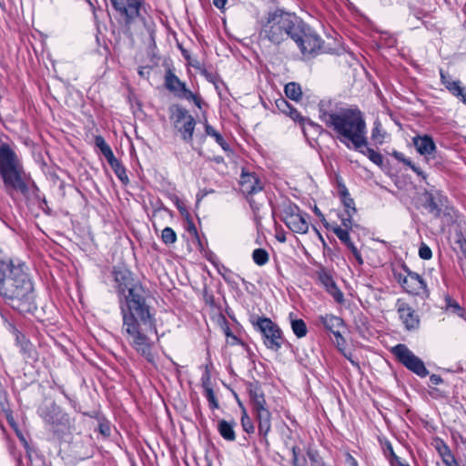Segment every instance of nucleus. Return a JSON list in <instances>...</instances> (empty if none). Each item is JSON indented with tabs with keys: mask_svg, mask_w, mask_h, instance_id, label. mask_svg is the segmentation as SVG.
Masks as SVG:
<instances>
[{
	"mask_svg": "<svg viewBox=\"0 0 466 466\" xmlns=\"http://www.w3.org/2000/svg\"><path fill=\"white\" fill-rule=\"evenodd\" d=\"M340 199L345 208L346 213H356L357 209L355 208V202L353 198H350L349 190L346 187H342L339 190Z\"/></svg>",
	"mask_w": 466,
	"mask_h": 466,
	"instance_id": "obj_26",
	"label": "nucleus"
},
{
	"mask_svg": "<svg viewBox=\"0 0 466 466\" xmlns=\"http://www.w3.org/2000/svg\"><path fill=\"white\" fill-rule=\"evenodd\" d=\"M390 461V466H410L409 464L403 462L399 456H394Z\"/></svg>",
	"mask_w": 466,
	"mask_h": 466,
	"instance_id": "obj_53",
	"label": "nucleus"
},
{
	"mask_svg": "<svg viewBox=\"0 0 466 466\" xmlns=\"http://www.w3.org/2000/svg\"><path fill=\"white\" fill-rule=\"evenodd\" d=\"M308 215L302 213L298 206L288 205L282 212V221L293 232L305 234L309 230Z\"/></svg>",
	"mask_w": 466,
	"mask_h": 466,
	"instance_id": "obj_10",
	"label": "nucleus"
},
{
	"mask_svg": "<svg viewBox=\"0 0 466 466\" xmlns=\"http://www.w3.org/2000/svg\"><path fill=\"white\" fill-rule=\"evenodd\" d=\"M286 96L295 101H299L301 98L302 91L299 84L290 82L285 86Z\"/></svg>",
	"mask_w": 466,
	"mask_h": 466,
	"instance_id": "obj_30",
	"label": "nucleus"
},
{
	"mask_svg": "<svg viewBox=\"0 0 466 466\" xmlns=\"http://www.w3.org/2000/svg\"><path fill=\"white\" fill-rule=\"evenodd\" d=\"M16 342L20 346L23 353L27 355L29 358H33L35 355V350L32 343L25 339V337L20 332L16 331Z\"/></svg>",
	"mask_w": 466,
	"mask_h": 466,
	"instance_id": "obj_27",
	"label": "nucleus"
},
{
	"mask_svg": "<svg viewBox=\"0 0 466 466\" xmlns=\"http://www.w3.org/2000/svg\"><path fill=\"white\" fill-rule=\"evenodd\" d=\"M248 390L256 414L258 434L268 442L267 435L271 430V413L267 408L264 391L258 382L249 383Z\"/></svg>",
	"mask_w": 466,
	"mask_h": 466,
	"instance_id": "obj_6",
	"label": "nucleus"
},
{
	"mask_svg": "<svg viewBox=\"0 0 466 466\" xmlns=\"http://www.w3.org/2000/svg\"><path fill=\"white\" fill-rule=\"evenodd\" d=\"M23 166L8 144L0 145V175L7 188L27 191V186L23 179Z\"/></svg>",
	"mask_w": 466,
	"mask_h": 466,
	"instance_id": "obj_5",
	"label": "nucleus"
},
{
	"mask_svg": "<svg viewBox=\"0 0 466 466\" xmlns=\"http://www.w3.org/2000/svg\"><path fill=\"white\" fill-rule=\"evenodd\" d=\"M227 1L228 0H213V4L217 8L221 9L225 6Z\"/></svg>",
	"mask_w": 466,
	"mask_h": 466,
	"instance_id": "obj_59",
	"label": "nucleus"
},
{
	"mask_svg": "<svg viewBox=\"0 0 466 466\" xmlns=\"http://www.w3.org/2000/svg\"><path fill=\"white\" fill-rule=\"evenodd\" d=\"M441 456L446 466H460L447 446H444V451L441 452Z\"/></svg>",
	"mask_w": 466,
	"mask_h": 466,
	"instance_id": "obj_40",
	"label": "nucleus"
},
{
	"mask_svg": "<svg viewBox=\"0 0 466 466\" xmlns=\"http://www.w3.org/2000/svg\"><path fill=\"white\" fill-rule=\"evenodd\" d=\"M385 132L382 129L381 124L379 120H376L373 123V127L371 130V139L377 143L381 145L384 141Z\"/></svg>",
	"mask_w": 466,
	"mask_h": 466,
	"instance_id": "obj_32",
	"label": "nucleus"
},
{
	"mask_svg": "<svg viewBox=\"0 0 466 466\" xmlns=\"http://www.w3.org/2000/svg\"><path fill=\"white\" fill-rule=\"evenodd\" d=\"M327 291L330 296H332L337 303L342 304L344 302V295L342 291L338 288L337 284L331 287V289H329Z\"/></svg>",
	"mask_w": 466,
	"mask_h": 466,
	"instance_id": "obj_42",
	"label": "nucleus"
},
{
	"mask_svg": "<svg viewBox=\"0 0 466 466\" xmlns=\"http://www.w3.org/2000/svg\"><path fill=\"white\" fill-rule=\"evenodd\" d=\"M401 163H403L404 165L409 167L410 169H411V167L414 166V164H412V162L409 158H407V157L404 158V161H402Z\"/></svg>",
	"mask_w": 466,
	"mask_h": 466,
	"instance_id": "obj_64",
	"label": "nucleus"
},
{
	"mask_svg": "<svg viewBox=\"0 0 466 466\" xmlns=\"http://www.w3.org/2000/svg\"><path fill=\"white\" fill-rule=\"evenodd\" d=\"M27 266L19 259H13L0 248V287H3V281L14 279L15 272L23 271Z\"/></svg>",
	"mask_w": 466,
	"mask_h": 466,
	"instance_id": "obj_15",
	"label": "nucleus"
},
{
	"mask_svg": "<svg viewBox=\"0 0 466 466\" xmlns=\"http://www.w3.org/2000/svg\"><path fill=\"white\" fill-rule=\"evenodd\" d=\"M122 316V335L128 345L149 363H155L154 340L156 321L147 303L143 287L135 281L125 268L114 269Z\"/></svg>",
	"mask_w": 466,
	"mask_h": 466,
	"instance_id": "obj_1",
	"label": "nucleus"
},
{
	"mask_svg": "<svg viewBox=\"0 0 466 466\" xmlns=\"http://www.w3.org/2000/svg\"><path fill=\"white\" fill-rule=\"evenodd\" d=\"M205 132L208 136L214 137L216 142L222 147L224 151H229V146L225 141L224 137L208 123L205 124Z\"/></svg>",
	"mask_w": 466,
	"mask_h": 466,
	"instance_id": "obj_28",
	"label": "nucleus"
},
{
	"mask_svg": "<svg viewBox=\"0 0 466 466\" xmlns=\"http://www.w3.org/2000/svg\"><path fill=\"white\" fill-rule=\"evenodd\" d=\"M161 238L166 245H172L177 241V234L173 228L166 227L162 230Z\"/></svg>",
	"mask_w": 466,
	"mask_h": 466,
	"instance_id": "obj_35",
	"label": "nucleus"
},
{
	"mask_svg": "<svg viewBox=\"0 0 466 466\" xmlns=\"http://www.w3.org/2000/svg\"><path fill=\"white\" fill-rule=\"evenodd\" d=\"M98 431L104 437H108L111 433L110 425L108 422H100Z\"/></svg>",
	"mask_w": 466,
	"mask_h": 466,
	"instance_id": "obj_49",
	"label": "nucleus"
},
{
	"mask_svg": "<svg viewBox=\"0 0 466 466\" xmlns=\"http://www.w3.org/2000/svg\"><path fill=\"white\" fill-rule=\"evenodd\" d=\"M165 86L175 96L180 99L193 101L194 104L200 108L201 99L187 88L186 84L182 82L169 68L165 74Z\"/></svg>",
	"mask_w": 466,
	"mask_h": 466,
	"instance_id": "obj_11",
	"label": "nucleus"
},
{
	"mask_svg": "<svg viewBox=\"0 0 466 466\" xmlns=\"http://www.w3.org/2000/svg\"><path fill=\"white\" fill-rule=\"evenodd\" d=\"M231 276H232V273L228 270V274H223L224 279L228 283L232 282Z\"/></svg>",
	"mask_w": 466,
	"mask_h": 466,
	"instance_id": "obj_62",
	"label": "nucleus"
},
{
	"mask_svg": "<svg viewBox=\"0 0 466 466\" xmlns=\"http://www.w3.org/2000/svg\"><path fill=\"white\" fill-rule=\"evenodd\" d=\"M314 213L316 214V216H318L320 218V220L323 223V225L328 228H329V224H328L324 215L319 210V208L318 207H316V206L314 208Z\"/></svg>",
	"mask_w": 466,
	"mask_h": 466,
	"instance_id": "obj_55",
	"label": "nucleus"
},
{
	"mask_svg": "<svg viewBox=\"0 0 466 466\" xmlns=\"http://www.w3.org/2000/svg\"><path fill=\"white\" fill-rule=\"evenodd\" d=\"M109 166L113 169L116 176L118 179L124 184L127 185L129 183V178L127 175L126 167L119 162V160L115 157H111L106 159Z\"/></svg>",
	"mask_w": 466,
	"mask_h": 466,
	"instance_id": "obj_24",
	"label": "nucleus"
},
{
	"mask_svg": "<svg viewBox=\"0 0 466 466\" xmlns=\"http://www.w3.org/2000/svg\"><path fill=\"white\" fill-rule=\"evenodd\" d=\"M319 279L320 283L325 287L326 290L331 289V287H333L336 284L331 275H329L326 271H320L319 273Z\"/></svg>",
	"mask_w": 466,
	"mask_h": 466,
	"instance_id": "obj_39",
	"label": "nucleus"
},
{
	"mask_svg": "<svg viewBox=\"0 0 466 466\" xmlns=\"http://www.w3.org/2000/svg\"><path fill=\"white\" fill-rule=\"evenodd\" d=\"M240 190L246 195L249 205L255 214L259 210V205L255 201L253 196L263 189V185L259 178L251 173L242 172L240 177Z\"/></svg>",
	"mask_w": 466,
	"mask_h": 466,
	"instance_id": "obj_13",
	"label": "nucleus"
},
{
	"mask_svg": "<svg viewBox=\"0 0 466 466\" xmlns=\"http://www.w3.org/2000/svg\"><path fill=\"white\" fill-rule=\"evenodd\" d=\"M391 352L398 360L409 370L424 378L429 374L424 362L417 357L405 344H398L392 348Z\"/></svg>",
	"mask_w": 466,
	"mask_h": 466,
	"instance_id": "obj_9",
	"label": "nucleus"
},
{
	"mask_svg": "<svg viewBox=\"0 0 466 466\" xmlns=\"http://www.w3.org/2000/svg\"><path fill=\"white\" fill-rule=\"evenodd\" d=\"M402 288L410 294L419 295L426 289V283L422 277L416 272L407 269V275L399 279Z\"/></svg>",
	"mask_w": 466,
	"mask_h": 466,
	"instance_id": "obj_18",
	"label": "nucleus"
},
{
	"mask_svg": "<svg viewBox=\"0 0 466 466\" xmlns=\"http://www.w3.org/2000/svg\"><path fill=\"white\" fill-rule=\"evenodd\" d=\"M292 453H293V463H294V466H296L297 461H298V454H297V451H296V447H294L292 449Z\"/></svg>",
	"mask_w": 466,
	"mask_h": 466,
	"instance_id": "obj_63",
	"label": "nucleus"
},
{
	"mask_svg": "<svg viewBox=\"0 0 466 466\" xmlns=\"http://www.w3.org/2000/svg\"><path fill=\"white\" fill-rule=\"evenodd\" d=\"M15 278L3 281L0 297L20 313H33L36 309L34 283L28 267L15 272Z\"/></svg>",
	"mask_w": 466,
	"mask_h": 466,
	"instance_id": "obj_3",
	"label": "nucleus"
},
{
	"mask_svg": "<svg viewBox=\"0 0 466 466\" xmlns=\"http://www.w3.org/2000/svg\"><path fill=\"white\" fill-rule=\"evenodd\" d=\"M329 128L337 134L339 140L348 148L350 144L355 150L367 146V126L363 113L358 107L340 108Z\"/></svg>",
	"mask_w": 466,
	"mask_h": 466,
	"instance_id": "obj_2",
	"label": "nucleus"
},
{
	"mask_svg": "<svg viewBox=\"0 0 466 466\" xmlns=\"http://www.w3.org/2000/svg\"><path fill=\"white\" fill-rule=\"evenodd\" d=\"M292 313L289 314L290 325L293 333L298 338H304L308 333V329L305 321L301 319H292Z\"/></svg>",
	"mask_w": 466,
	"mask_h": 466,
	"instance_id": "obj_25",
	"label": "nucleus"
},
{
	"mask_svg": "<svg viewBox=\"0 0 466 466\" xmlns=\"http://www.w3.org/2000/svg\"><path fill=\"white\" fill-rule=\"evenodd\" d=\"M113 7L125 17L126 24H131L138 15L140 2L138 0H110Z\"/></svg>",
	"mask_w": 466,
	"mask_h": 466,
	"instance_id": "obj_17",
	"label": "nucleus"
},
{
	"mask_svg": "<svg viewBox=\"0 0 466 466\" xmlns=\"http://www.w3.org/2000/svg\"><path fill=\"white\" fill-rule=\"evenodd\" d=\"M319 321L329 331H334L336 329L344 328V320L333 314L320 315L318 318Z\"/></svg>",
	"mask_w": 466,
	"mask_h": 466,
	"instance_id": "obj_23",
	"label": "nucleus"
},
{
	"mask_svg": "<svg viewBox=\"0 0 466 466\" xmlns=\"http://www.w3.org/2000/svg\"><path fill=\"white\" fill-rule=\"evenodd\" d=\"M204 395L208 401L210 409L215 410L219 408V404L215 396L213 389L204 390Z\"/></svg>",
	"mask_w": 466,
	"mask_h": 466,
	"instance_id": "obj_41",
	"label": "nucleus"
},
{
	"mask_svg": "<svg viewBox=\"0 0 466 466\" xmlns=\"http://www.w3.org/2000/svg\"><path fill=\"white\" fill-rule=\"evenodd\" d=\"M345 462L349 466H358L356 459L350 453L345 454Z\"/></svg>",
	"mask_w": 466,
	"mask_h": 466,
	"instance_id": "obj_54",
	"label": "nucleus"
},
{
	"mask_svg": "<svg viewBox=\"0 0 466 466\" xmlns=\"http://www.w3.org/2000/svg\"><path fill=\"white\" fill-rule=\"evenodd\" d=\"M174 126L181 135V138L187 143L193 140L196 121L188 111L179 106L173 112Z\"/></svg>",
	"mask_w": 466,
	"mask_h": 466,
	"instance_id": "obj_12",
	"label": "nucleus"
},
{
	"mask_svg": "<svg viewBox=\"0 0 466 466\" xmlns=\"http://www.w3.org/2000/svg\"><path fill=\"white\" fill-rule=\"evenodd\" d=\"M332 231L337 236V238L346 246L351 241L350 233L347 229H343L338 225H335L332 228Z\"/></svg>",
	"mask_w": 466,
	"mask_h": 466,
	"instance_id": "obj_36",
	"label": "nucleus"
},
{
	"mask_svg": "<svg viewBox=\"0 0 466 466\" xmlns=\"http://www.w3.org/2000/svg\"><path fill=\"white\" fill-rule=\"evenodd\" d=\"M384 454L388 461H390L392 458H394V456H397L393 451L392 445L390 442L386 443Z\"/></svg>",
	"mask_w": 466,
	"mask_h": 466,
	"instance_id": "obj_51",
	"label": "nucleus"
},
{
	"mask_svg": "<svg viewBox=\"0 0 466 466\" xmlns=\"http://www.w3.org/2000/svg\"><path fill=\"white\" fill-rule=\"evenodd\" d=\"M307 455L309 460L310 466H325L323 459L317 451L309 449Z\"/></svg>",
	"mask_w": 466,
	"mask_h": 466,
	"instance_id": "obj_37",
	"label": "nucleus"
},
{
	"mask_svg": "<svg viewBox=\"0 0 466 466\" xmlns=\"http://www.w3.org/2000/svg\"><path fill=\"white\" fill-rule=\"evenodd\" d=\"M447 307L450 309H453V310L456 311L461 317L464 318V310L460 307V305L456 301L449 299L447 300Z\"/></svg>",
	"mask_w": 466,
	"mask_h": 466,
	"instance_id": "obj_47",
	"label": "nucleus"
},
{
	"mask_svg": "<svg viewBox=\"0 0 466 466\" xmlns=\"http://www.w3.org/2000/svg\"><path fill=\"white\" fill-rule=\"evenodd\" d=\"M413 144L417 151L423 156L431 155L436 150L432 137L428 135L413 137Z\"/></svg>",
	"mask_w": 466,
	"mask_h": 466,
	"instance_id": "obj_20",
	"label": "nucleus"
},
{
	"mask_svg": "<svg viewBox=\"0 0 466 466\" xmlns=\"http://www.w3.org/2000/svg\"><path fill=\"white\" fill-rule=\"evenodd\" d=\"M201 384H202L203 390L212 389L211 377H210V373H209L208 368L206 369V371L204 372V374L201 377Z\"/></svg>",
	"mask_w": 466,
	"mask_h": 466,
	"instance_id": "obj_45",
	"label": "nucleus"
},
{
	"mask_svg": "<svg viewBox=\"0 0 466 466\" xmlns=\"http://www.w3.org/2000/svg\"><path fill=\"white\" fill-rule=\"evenodd\" d=\"M379 41L381 46L386 47H393L397 43L396 37L388 32H381Z\"/></svg>",
	"mask_w": 466,
	"mask_h": 466,
	"instance_id": "obj_38",
	"label": "nucleus"
},
{
	"mask_svg": "<svg viewBox=\"0 0 466 466\" xmlns=\"http://www.w3.org/2000/svg\"><path fill=\"white\" fill-rule=\"evenodd\" d=\"M440 76L441 82L446 89L452 96L458 97L464 105H466V92L465 88L461 86V81L452 80L451 76L442 69L440 70Z\"/></svg>",
	"mask_w": 466,
	"mask_h": 466,
	"instance_id": "obj_19",
	"label": "nucleus"
},
{
	"mask_svg": "<svg viewBox=\"0 0 466 466\" xmlns=\"http://www.w3.org/2000/svg\"><path fill=\"white\" fill-rule=\"evenodd\" d=\"M423 197V207L435 218H440L446 208L447 198L442 193L431 187V189H425L422 193Z\"/></svg>",
	"mask_w": 466,
	"mask_h": 466,
	"instance_id": "obj_14",
	"label": "nucleus"
},
{
	"mask_svg": "<svg viewBox=\"0 0 466 466\" xmlns=\"http://www.w3.org/2000/svg\"><path fill=\"white\" fill-rule=\"evenodd\" d=\"M337 111L331 109V103L329 101H320L319 104V117L325 123L328 127H330L333 121L332 118H336Z\"/></svg>",
	"mask_w": 466,
	"mask_h": 466,
	"instance_id": "obj_22",
	"label": "nucleus"
},
{
	"mask_svg": "<svg viewBox=\"0 0 466 466\" xmlns=\"http://www.w3.org/2000/svg\"><path fill=\"white\" fill-rule=\"evenodd\" d=\"M363 155L367 156L369 159L373 162L377 166H382L383 164V157L380 153L376 152L374 149L367 147L365 150L360 148L359 150Z\"/></svg>",
	"mask_w": 466,
	"mask_h": 466,
	"instance_id": "obj_34",
	"label": "nucleus"
},
{
	"mask_svg": "<svg viewBox=\"0 0 466 466\" xmlns=\"http://www.w3.org/2000/svg\"><path fill=\"white\" fill-rule=\"evenodd\" d=\"M95 144L100 149L101 153L106 157V159H108L109 157L114 156L111 147L101 136L96 137Z\"/></svg>",
	"mask_w": 466,
	"mask_h": 466,
	"instance_id": "obj_33",
	"label": "nucleus"
},
{
	"mask_svg": "<svg viewBox=\"0 0 466 466\" xmlns=\"http://www.w3.org/2000/svg\"><path fill=\"white\" fill-rule=\"evenodd\" d=\"M347 217H340L341 224L343 226V229H347L348 231L352 228L353 221L352 217L355 213H346Z\"/></svg>",
	"mask_w": 466,
	"mask_h": 466,
	"instance_id": "obj_44",
	"label": "nucleus"
},
{
	"mask_svg": "<svg viewBox=\"0 0 466 466\" xmlns=\"http://www.w3.org/2000/svg\"><path fill=\"white\" fill-rule=\"evenodd\" d=\"M347 248L352 252L353 256L355 257L356 260L360 263V264H362L363 263V259L361 258V255L360 253V251L358 250V248H356V246L354 245V243L352 241H350L348 245H347Z\"/></svg>",
	"mask_w": 466,
	"mask_h": 466,
	"instance_id": "obj_46",
	"label": "nucleus"
},
{
	"mask_svg": "<svg viewBox=\"0 0 466 466\" xmlns=\"http://www.w3.org/2000/svg\"><path fill=\"white\" fill-rule=\"evenodd\" d=\"M419 256L422 259H430L432 257L431 249L425 243H421L419 248Z\"/></svg>",
	"mask_w": 466,
	"mask_h": 466,
	"instance_id": "obj_43",
	"label": "nucleus"
},
{
	"mask_svg": "<svg viewBox=\"0 0 466 466\" xmlns=\"http://www.w3.org/2000/svg\"><path fill=\"white\" fill-rule=\"evenodd\" d=\"M430 381L431 384L433 385H439L441 384L443 380L441 379V377L440 375H437V374H431L430 376Z\"/></svg>",
	"mask_w": 466,
	"mask_h": 466,
	"instance_id": "obj_57",
	"label": "nucleus"
},
{
	"mask_svg": "<svg viewBox=\"0 0 466 466\" xmlns=\"http://www.w3.org/2000/svg\"><path fill=\"white\" fill-rule=\"evenodd\" d=\"M299 19L280 9L268 12L260 20L259 37L273 45H280L299 29Z\"/></svg>",
	"mask_w": 466,
	"mask_h": 466,
	"instance_id": "obj_4",
	"label": "nucleus"
},
{
	"mask_svg": "<svg viewBox=\"0 0 466 466\" xmlns=\"http://www.w3.org/2000/svg\"><path fill=\"white\" fill-rule=\"evenodd\" d=\"M298 26L299 29L294 32L292 40L297 44L304 56L311 57L325 52L321 38L309 26L301 20Z\"/></svg>",
	"mask_w": 466,
	"mask_h": 466,
	"instance_id": "obj_7",
	"label": "nucleus"
},
{
	"mask_svg": "<svg viewBox=\"0 0 466 466\" xmlns=\"http://www.w3.org/2000/svg\"><path fill=\"white\" fill-rule=\"evenodd\" d=\"M290 116L294 121L303 122L304 118L300 116L299 112L293 106L289 109L287 114Z\"/></svg>",
	"mask_w": 466,
	"mask_h": 466,
	"instance_id": "obj_50",
	"label": "nucleus"
},
{
	"mask_svg": "<svg viewBox=\"0 0 466 466\" xmlns=\"http://www.w3.org/2000/svg\"><path fill=\"white\" fill-rule=\"evenodd\" d=\"M252 258L258 266H264L268 262L269 256L266 249L256 248L252 253Z\"/></svg>",
	"mask_w": 466,
	"mask_h": 466,
	"instance_id": "obj_31",
	"label": "nucleus"
},
{
	"mask_svg": "<svg viewBox=\"0 0 466 466\" xmlns=\"http://www.w3.org/2000/svg\"><path fill=\"white\" fill-rule=\"evenodd\" d=\"M331 333L336 338V342H337L339 350H342L341 346L344 345L345 339H344L343 336L341 335L340 329H336L334 331H331Z\"/></svg>",
	"mask_w": 466,
	"mask_h": 466,
	"instance_id": "obj_48",
	"label": "nucleus"
},
{
	"mask_svg": "<svg viewBox=\"0 0 466 466\" xmlns=\"http://www.w3.org/2000/svg\"><path fill=\"white\" fill-rule=\"evenodd\" d=\"M187 231H188L190 234H193V235H195V236H197V234H198L197 228H196V226H195L192 222H190V223L188 224V226H187Z\"/></svg>",
	"mask_w": 466,
	"mask_h": 466,
	"instance_id": "obj_60",
	"label": "nucleus"
},
{
	"mask_svg": "<svg viewBox=\"0 0 466 466\" xmlns=\"http://www.w3.org/2000/svg\"><path fill=\"white\" fill-rule=\"evenodd\" d=\"M411 170L415 172L417 176L420 177L423 180H426L427 175L420 167L414 165L413 167H411Z\"/></svg>",
	"mask_w": 466,
	"mask_h": 466,
	"instance_id": "obj_56",
	"label": "nucleus"
},
{
	"mask_svg": "<svg viewBox=\"0 0 466 466\" xmlns=\"http://www.w3.org/2000/svg\"><path fill=\"white\" fill-rule=\"evenodd\" d=\"M396 309L399 318L407 330L411 331L419 329L420 318L411 306L404 300L398 299Z\"/></svg>",
	"mask_w": 466,
	"mask_h": 466,
	"instance_id": "obj_16",
	"label": "nucleus"
},
{
	"mask_svg": "<svg viewBox=\"0 0 466 466\" xmlns=\"http://www.w3.org/2000/svg\"><path fill=\"white\" fill-rule=\"evenodd\" d=\"M257 329L261 333L265 346L273 351H279L285 339L280 328L270 319L262 317L258 318L255 324Z\"/></svg>",
	"mask_w": 466,
	"mask_h": 466,
	"instance_id": "obj_8",
	"label": "nucleus"
},
{
	"mask_svg": "<svg viewBox=\"0 0 466 466\" xmlns=\"http://www.w3.org/2000/svg\"><path fill=\"white\" fill-rule=\"evenodd\" d=\"M238 405L241 408V426L244 431H246L248 434H252L255 432V427L253 424V421L251 418L248 416L246 408L242 405L240 401H238Z\"/></svg>",
	"mask_w": 466,
	"mask_h": 466,
	"instance_id": "obj_29",
	"label": "nucleus"
},
{
	"mask_svg": "<svg viewBox=\"0 0 466 466\" xmlns=\"http://www.w3.org/2000/svg\"><path fill=\"white\" fill-rule=\"evenodd\" d=\"M277 106L279 110H281L283 113L288 114L289 109L292 106L290 104H289L286 100L281 99L277 102Z\"/></svg>",
	"mask_w": 466,
	"mask_h": 466,
	"instance_id": "obj_52",
	"label": "nucleus"
},
{
	"mask_svg": "<svg viewBox=\"0 0 466 466\" xmlns=\"http://www.w3.org/2000/svg\"><path fill=\"white\" fill-rule=\"evenodd\" d=\"M393 157H394L397 160H399L400 162L404 161V158H406V157H405V156H404L401 152H397V151H395V152L393 153Z\"/></svg>",
	"mask_w": 466,
	"mask_h": 466,
	"instance_id": "obj_61",
	"label": "nucleus"
},
{
	"mask_svg": "<svg viewBox=\"0 0 466 466\" xmlns=\"http://www.w3.org/2000/svg\"><path fill=\"white\" fill-rule=\"evenodd\" d=\"M341 351H342V353H343L344 357H345L346 359H348V360L350 361V363H351L352 365H354V366H356V367H358V368H359V363H358V361H356V360H353V358H352V354H351L350 352V353H347V352H345V351H343V350H341Z\"/></svg>",
	"mask_w": 466,
	"mask_h": 466,
	"instance_id": "obj_58",
	"label": "nucleus"
},
{
	"mask_svg": "<svg viewBox=\"0 0 466 466\" xmlns=\"http://www.w3.org/2000/svg\"><path fill=\"white\" fill-rule=\"evenodd\" d=\"M237 426V422L235 420L228 421L226 420H219L218 422V431L220 436L228 441H236V432L235 427Z\"/></svg>",
	"mask_w": 466,
	"mask_h": 466,
	"instance_id": "obj_21",
	"label": "nucleus"
}]
</instances>
